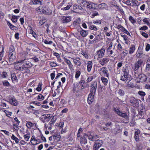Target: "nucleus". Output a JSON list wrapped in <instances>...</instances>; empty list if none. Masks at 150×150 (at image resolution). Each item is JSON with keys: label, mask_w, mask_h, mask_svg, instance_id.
<instances>
[{"label": "nucleus", "mask_w": 150, "mask_h": 150, "mask_svg": "<svg viewBox=\"0 0 150 150\" xmlns=\"http://www.w3.org/2000/svg\"><path fill=\"white\" fill-rule=\"evenodd\" d=\"M77 2L82 6L87 8L94 9L96 8V4L91 2H87L83 0H77Z\"/></svg>", "instance_id": "1"}, {"label": "nucleus", "mask_w": 150, "mask_h": 150, "mask_svg": "<svg viewBox=\"0 0 150 150\" xmlns=\"http://www.w3.org/2000/svg\"><path fill=\"white\" fill-rule=\"evenodd\" d=\"M128 70L126 69L123 71V74L121 75L120 80L126 82L127 81L130 80V77L128 74Z\"/></svg>", "instance_id": "2"}, {"label": "nucleus", "mask_w": 150, "mask_h": 150, "mask_svg": "<svg viewBox=\"0 0 150 150\" xmlns=\"http://www.w3.org/2000/svg\"><path fill=\"white\" fill-rule=\"evenodd\" d=\"M103 144L102 140L98 139L95 141L93 146V150H98Z\"/></svg>", "instance_id": "3"}, {"label": "nucleus", "mask_w": 150, "mask_h": 150, "mask_svg": "<svg viewBox=\"0 0 150 150\" xmlns=\"http://www.w3.org/2000/svg\"><path fill=\"white\" fill-rule=\"evenodd\" d=\"M97 86V83L96 81H95L91 83V93L95 94L96 92Z\"/></svg>", "instance_id": "4"}, {"label": "nucleus", "mask_w": 150, "mask_h": 150, "mask_svg": "<svg viewBox=\"0 0 150 150\" xmlns=\"http://www.w3.org/2000/svg\"><path fill=\"white\" fill-rule=\"evenodd\" d=\"M97 58V60L98 61V63L102 66H103L106 64L109 61V59L108 58L105 57L103 58Z\"/></svg>", "instance_id": "5"}, {"label": "nucleus", "mask_w": 150, "mask_h": 150, "mask_svg": "<svg viewBox=\"0 0 150 150\" xmlns=\"http://www.w3.org/2000/svg\"><path fill=\"white\" fill-rule=\"evenodd\" d=\"M98 70L99 72H100V74L102 73L105 74L107 77L108 78L109 77V74L108 73V71L106 67H103L100 68L98 69Z\"/></svg>", "instance_id": "6"}, {"label": "nucleus", "mask_w": 150, "mask_h": 150, "mask_svg": "<svg viewBox=\"0 0 150 150\" xmlns=\"http://www.w3.org/2000/svg\"><path fill=\"white\" fill-rule=\"evenodd\" d=\"M135 55L136 57L137 58L142 57L143 58H144L146 56L145 54L143 53V51L141 50H139V47L138 48Z\"/></svg>", "instance_id": "7"}, {"label": "nucleus", "mask_w": 150, "mask_h": 150, "mask_svg": "<svg viewBox=\"0 0 150 150\" xmlns=\"http://www.w3.org/2000/svg\"><path fill=\"white\" fill-rule=\"evenodd\" d=\"M136 2H138V1L136 0H127L125 1V4L128 6L135 7L137 5Z\"/></svg>", "instance_id": "8"}, {"label": "nucleus", "mask_w": 150, "mask_h": 150, "mask_svg": "<svg viewBox=\"0 0 150 150\" xmlns=\"http://www.w3.org/2000/svg\"><path fill=\"white\" fill-rule=\"evenodd\" d=\"M114 111L118 115L122 117L125 118L127 117V114L125 113H122L121 112L119 109L114 108Z\"/></svg>", "instance_id": "9"}, {"label": "nucleus", "mask_w": 150, "mask_h": 150, "mask_svg": "<svg viewBox=\"0 0 150 150\" xmlns=\"http://www.w3.org/2000/svg\"><path fill=\"white\" fill-rule=\"evenodd\" d=\"M143 62V61L141 59H139L137 62L135 64L134 67V70L136 71L141 67Z\"/></svg>", "instance_id": "10"}, {"label": "nucleus", "mask_w": 150, "mask_h": 150, "mask_svg": "<svg viewBox=\"0 0 150 150\" xmlns=\"http://www.w3.org/2000/svg\"><path fill=\"white\" fill-rule=\"evenodd\" d=\"M9 102L12 105L16 106L18 104L16 98L13 97H11L8 99Z\"/></svg>", "instance_id": "11"}, {"label": "nucleus", "mask_w": 150, "mask_h": 150, "mask_svg": "<svg viewBox=\"0 0 150 150\" xmlns=\"http://www.w3.org/2000/svg\"><path fill=\"white\" fill-rule=\"evenodd\" d=\"M105 50L104 48H102L99 50L96 53L98 57V58H102L104 56Z\"/></svg>", "instance_id": "12"}, {"label": "nucleus", "mask_w": 150, "mask_h": 150, "mask_svg": "<svg viewBox=\"0 0 150 150\" xmlns=\"http://www.w3.org/2000/svg\"><path fill=\"white\" fill-rule=\"evenodd\" d=\"M62 21L63 23H68L71 20V17L63 16L62 18Z\"/></svg>", "instance_id": "13"}, {"label": "nucleus", "mask_w": 150, "mask_h": 150, "mask_svg": "<svg viewBox=\"0 0 150 150\" xmlns=\"http://www.w3.org/2000/svg\"><path fill=\"white\" fill-rule=\"evenodd\" d=\"M95 94L90 93L88 98V102L89 104H91L93 101V98Z\"/></svg>", "instance_id": "14"}, {"label": "nucleus", "mask_w": 150, "mask_h": 150, "mask_svg": "<svg viewBox=\"0 0 150 150\" xmlns=\"http://www.w3.org/2000/svg\"><path fill=\"white\" fill-rule=\"evenodd\" d=\"M113 133L116 134L119 133L122 131V129L119 125H116L115 127L113 129Z\"/></svg>", "instance_id": "15"}, {"label": "nucleus", "mask_w": 150, "mask_h": 150, "mask_svg": "<svg viewBox=\"0 0 150 150\" xmlns=\"http://www.w3.org/2000/svg\"><path fill=\"white\" fill-rule=\"evenodd\" d=\"M9 60L10 62H13L16 58V53H11L9 54Z\"/></svg>", "instance_id": "16"}, {"label": "nucleus", "mask_w": 150, "mask_h": 150, "mask_svg": "<svg viewBox=\"0 0 150 150\" xmlns=\"http://www.w3.org/2000/svg\"><path fill=\"white\" fill-rule=\"evenodd\" d=\"M74 63L78 66H79L81 64V62L80 61V59L79 57L76 58H72Z\"/></svg>", "instance_id": "17"}, {"label": "nucleus", "mask_w": 150, "mask_h": 150, "mask_svg": "<svg viewBox=\"0 0 150 150\" xmlns=\"http://www.w3.org/2000/svg\"><path fill=\"white\" fill-rule=\"evenodd\" d=\"M98 8L100 10L106 9L107 8V5L105 3H102L98 5Z\"/></svg>", "instance_id": "18"}, {"label": "nucleus", "mask_w": 150, "mask_h": 150, "mask_svg": "<svg viewBox=\"0 0 150 150\" xmlns=\"http://www.w3.org/2000/svg\"><path fill=\"white\" fill-rule=\"evenodd\" d=\"M140 81L141 82L146 81L147 79V77L144 74L140 75L139 76Z\"/></svg>", "instance_id": "19"}, {"label": "nucleus", "mask_w": 150, "mask_h": 150, "mask_svg": "<svg viewBox=\"0 0 150 150\" xmlns=\"http://www.w3.org/2000/svg\"><path fill=\"white\" fill-rule=\"evenodd\" d=\"M81 30L80 31V33L83 37H86L88 34L87 31L84 30L81 28Z\"/></svg>", "instance_id": "20"}, {"label": "nucleus", "mask_w": 150, "mask_h": 150, "mask_svg": "<svg viewBox=\"0 0 150 150\" xmlns=\"http://www.w3.org/2000/svg\"><path fill=\"white\" fill-rule=\"evenodd\" d=\"M140 133V131L139 130H137L135 131V135H134V138L135 140L137 142H138L139 141V134Z\"/></svg>", "instance_id": "21"}, {"label": "nucleus", "mask_w": 150, "mask_h": 150, "mask_svg": "<svg viewBox=\"0 0 150 150\" xmlns=\"http://www.w3.org/2000/svg\"><path fill=\"white\" fill-rule=\"evenodd\" d=\"M87 66V70L88 72H89L91 71L92 67V62L89 61L88 62Z\"/></svg>", "instance_id": "22"}, {"label": "nucleus", "mask_w": 150, "mask_h": 150, "mask_svg": "<svg viewBox=\"0 0 150 150\" xmlns=\"http://www.w3.org/2000/svg\"><path fill=\"white\" fill-rule=\"evenodd\" d=\"M135 50V47L134 45H131L129 50V53L130 54H132L133 53Z\"/></svg>", "instance_id": "23"}, {"label": "nucleus", "mask_w": 150, "mask_h": 150, "mask_svg": "<svg viewBox=\"0 0 150 150\" xmlns=\"http://www.w3.org/2000/svg\"><path fill=\"white\" fill-rule=\"evenodd\" d=\"M11 79L13 82H17L18 81V79L16 77L15 74L13 73L11 75Z\"/></svg>", "instance_id": "24"}, {"label": "nucleus", "mask_w": 150, "mask_h": 150, "mask_svg": "<svg viewBox=\"0 0 150 150\" xmlns=\"http://www.w3.org/2000/svg\"><path fill=\"white\" fill-rule=\"evenodd\" d=\"M45 9V7L39 6L36 9V11L40 14L42 13H43V11L44 9Z\"/></svg>", "instance_id": "25"}, {"label": "nucleus", "mask_w": 150, "mask_h": 150, "mask_svg": "<svg viewBox=\"0 0 150 150\" xmlns=\"http://www.w3.org/2000/svg\"><path fill=\"white\" fill-rule=\"evenodd\" d=\"M81 21V19L80 18H77L73 22L72 24L74 26H76L80 24Z\"/></svg>", "instance_id": "26"}, {"label": "nucleus", "mask_w": 150, "mask_h": 150, "mask_svg": "<svg viewBox=\"0 0 150 150\" xmlns=\"http://www.w3.org/2000/svg\"><path fill=\"white\" fill-rule=\"evenodd\" d=\"M80 88L78 87V86H74L73 88V92L75 93L76 95H78V93H79V90H80Z\"/></svg>", "instance_id": "27"}, {"label": "nucleus", "mask_w": 150, "mask_h": 150, "mask_svg": "<svg viewBox=\"0 0 150 150\" xmlns=\"http://www.w3.org/2000/svg\"><path fill=\"white\" fill-rule=\"evenodd\" d=\"M86 137L84 136V137L80 138V140L81 144H86L87 143V140Z\"/></svg>", "instance_id": "28"}, {"label": "nucleus", "mask_w": 150, "mask_h": 150, "mask_svg": "<svg viewBox=\"0 0 150 150\" xmlns=\"http://www.w3.org/2000/svg\"><path fill=\"white\" fill-rule=\"evenodd\" d=\"M129 102L132 104H135L137 103V100L134 97H131L130 98Z\"/></svg>", "instance_id": "29"}, {"label": "nucleus", "mask_w": 150, "mask_h": 150, "mask_svg": "<svg viewBox=\"0 0 150 150\" xmlns=\"http://www.w3.org/2000/svg\"><path fill=\"white\" fill-rule=\"evenodd\" d=\"M51 117L50 116V114H44L42 115V118L41 119L45 120L47 118L50 119Z\"/></svg>", "instance_id": "30"}, {"label": "nucleus", "mask_w": 150, "mask_h": 150, "mask_svg": "<svg viewBox=\"0 0 150 150\" xmlns=\"http://www.w3.org/2000/svg\"><path fill=\"white\" fill-rule=\"evenodd\" d=\"M81 86L80 88L83 89L85 88V81L83 80H81L79 83V85Z\"/></svg>", "instance_id": "31"}, {"label": "nucleus", "mask_w": 150, "mask_h": 150, "mask_svg": "<svg viewBox=\"0 0 150 150\" xmlns=\"http://www.w3.org/2000/svg\"><path fill=\"white\" fill-rule=\"evenodd\" d=\"M101 79L102 82L105 85H107L108 81L107 79L102 76L101 77Z\"/></svg>", "instance_id": "32"}, {"label": "nucleus", "mask_w": 150, "mask_h": 150, "mask_svg": "<svg viewBox=\"0 0 150 150\" xmlns=\"http://www.w3.org/2000/svg\"><path fill=\"white\" fill-rule=\"evenodd\" d=\"M13 53H16L14 48L13 46L11 45L9 48V54Z\"/></svg>", "instance_id": "33"}, {"label": "nucleus", "mask_w": 150, "mask_h": 150, "mask_svg": "<svg viewBox=\"0 0 150 150\" xmlns=\"http://www.w3.org/2000/svg\"><path fill=\"white\" fill-rule=\"evenodd\" d=\"M42 87V82H40L38 83V87L36 88V90L38 91H41Z\"/></svg>", "instance_id": "34"}, {"label": "nucleus", "mask_w": 150, "mask_h": 150, "mask_svg": "<svg viewBox=\"0 0 150 150\" xmlns=\"http://www.w3.org/2000/svg\"><path fill=\"white\" fill-rule=\"evenodd\" d=\"M51 11L50 10H49L45 8V9H44L43 11V13L45 14L49 15L51 14Z\"/></svg>", "instance_id": "35"}, {"label": "nucleus", "mask_w": 150, "mask_h": 150, "mask_svg": "<svg viewBox=\"0 0 150 150\" xmlns=\"http://www.w3.org/2000/svg\"><path fill=\"white\" fill-rule=\"evenodd\" d=\"M72 4L70 3H68L67 6L66 7L63 8H62V9L63 10H67L69 9L70 7L71 6Z\"/></svg>", "instance_id": "36"}, {"label": "nucleus", "mask_w": 150, "mask_h": 150, "mask_svg": "<svg viewBox=\"0 0 150 150\" xmlns=\"http://www.w3.org/2000/svg\"><path fill=\"white\" fill-rule=\"evenodd\" d=\"M11 138L12 139L14 140L15 141V142L16 143L18 144L19 142V139H18L16 137L14 134H12Z\"/></svg>", "instance_id": "37"}, {"label": "nucleus", "mask_w": 150, "mask_h": 150, "mask_svg": "<svg viewBox=\"0 0 150 150\" xmlns=\"http://www.w3.org/2000/svg\"><path fill=\"white\" fill-rule=\"evenodd\" d=\"M27 127L30 128L34 126V124L30 122H28L26 124Z\"/></svg>", "instance_id": "38"}, {"label": "nucleus", "mask_w": 150, "mask_h": 150, "mask_svg": "<svg viewBox=\"0 0 150 150\" xmlns=\"http://www.w3.org/2000/svg\"><path fill=\"white\" fill-rule=\"evenodd\" d=\"M149 18H145L143 20V21L146 23L149 26H150V23L149 22Z\"/></svg>", "instance_id": "39"}, {"label": "nucleus", "mask_w": 150, "mask_h": 150, "mask_svg": "<svg viewBox=\"0 0 150 150\" xmlns=\"http://www.w3.org/2000/svg\"><path fill=\"white\" fill-rule=\"evenodd\" d=\"M18 125V124L16 123L14 124L13 125V129L16 131H18L19 129Z\"/></svg>", "instance_id": "40"}, {"label": "nucleus", "mask_w": 150, "mask_h": 150, "mask_svg": "<svg viewBox=\"0 0 150 150\" xmlns=\"http://www.w3.org/2000/svg\"><path fill=\"white\" fill-rule=\"evenodd\" d=\"M82 8V7L81 6H79L76 4H75L73 6V8L74 10H76L77 9L81 10Z\"/></svg>", "instance_id": "41"}, {"label": "nucleus", "mask_w": 150, "mask_h": 150, "mask_svg": "<svg viewBox=\"0 0 150 150\" xmlns=\"http://www.w3.org/2000/svg\"><path fill=\"white\" fill-rule=\"evenodd\" d=\"M146 64V70H149L150 68V58L147 60Z\"/></svg>", "instance_id": "42"}, {"label": "nucleus", "mask_w": 150, "mask_h": 150, "mask_svg": "<svg viewBox=\"0 0 150 150\" xmlns=\"http://www.w3.org/2000/svg\"><path fill=\"white\" fill-rule=\"evenodd\" d=\"M23 137L25 139L26 141H28L30 137V134H26L24 135Z\"/></svg>", "instance_id": "43"}, {"label": "nucleus", "mask_w": 150, "mask_h": 150, "mask_svg": "<svg viewBox=\"0 0 150 150\" xmlns=\"http://www.w3.org/2000/svg\"><path fill=\"white\" fill-rule=\"evenodd\" d=\"M81 75V72L78 70L76 71L75 74V77L76 79H78Z\"/></svg>", "instance_id": "44"}, {"label": "nucleus", "mask_w": 150, "mask_h": 150, "mask_svg": "<svg viewBox=\"0 0 150 150\" xmlns=\"http://www.w3.org/2000/svg\"><path fill=\"white\" fill-rule=\"evenodd\" d=\"M89 28L91 30H93L94 31H96L98 29L96 26L94 25H91L89 26Z\"/></svg>", "instance_id": "45"}, {"label": "nucleus", "mask_w": 150, "mask_h": 150, "mask_svg": "<svg viewBox=\"0 0 150 150\" xmlns=\"http://www.w3.org/2000/svg\"><path fill=\"white\" fill-rule=\"evenodd\" d=\"M3 84L4 86H10V83L8 82L6 80L4 81L3 82Z\"/></svg>", "instance_id": "46"}, {"label": "nucleus", "mask_w": 150, "mask_h": 150, "mask_svg": "<svg viewBox=\"0 0 150 150\" xmlns=\"http://www.w3.org/2000/svg\"><path fill=\"white\" fill-rule=\"evenodd\" d=\"M129 19L132 23H134L136 22L135 20L134 19V18L131 16H130L129 17Z\"/></svg>", "instance_id": "47"}, {"label": "nucleus", "mask_w": 150, "mask_h": 150, "mask_svg": "<svg viewBox=\"0 0 150 150\" xmlns=\"http://www.w3.org/2000/svg\"><path fill=\"white\" fill-rule=\"evenodd\" d=\"M37 99L39 101H41L44 99V97L41 94H39L38 97Z\"/></svg>", "instance_id": "48"}, {"label": "nucleus", "mask_w": 150, "mask_h": 150, "mask_svg": "<svg viewBox=\"0 0 150 150\" xmlns=\"http://www.w3.org/2000/svg\"><path fill=\"white\" fill-rule=\"evenodd\" d=\"M118 93L120 96H123L125 94V92L123 90L120 89L118 90Z\"/></svg>", "instance_id": "49"}, {"label": "nucleus", "mask_w": 150, "mask_h": 150, "mask_svg": "<svg viewBox=\"0 0 150 150\" xmlns=\"http://www.w3.org/2000/svg\"><path fill=\"white\" fill-rule=\"evenodd\" d=\"M43 41L45 44L48 45H51L53 43L52 41L51 40L48 41V40H43Z\"/></svg>", "instance_id": "50"}, {"label": "nucleus", "mask_w": 150, "mask_h": 150, "mask_svg": "<svg viewBox=\"0 0 150 150\" xmlns=\"http://www.w3.org/2000/svg\"><path fill=\"white\" fill-rule=\"evenodd\" d=\"M45 19L42 18L40 21L39 24L40 25H41L45 23Z\"/></svg>", "instance_id": "51"}, {"label": "nucleus", "mask_w": 150, "mask_h": 150, "mask_svg": "<svg viewBox=\"0 0 150 150\" xmlns=\"http://www.w3.org/2000/svg\"><path fill=\"white\" fill-rule=\"evenodd\" d=\"M17 16H13L12 17L11 20L14 23H16L17 21Z\"/></svg>", "instance_id": "52"}, {"label": "nucleus", "mask_w": 150, "mask_h": 150, "mask_svg": "<svg viewBox=\"0 0 150 150\" xmlns=\"http://www.w3.org/2000/svg\"><path fill=\"white\" fill-rule=\"evenodd\" d=\"M98 15H99L97 11H95L92 13V16H91V18H93L95 16H98Z\"/></svg>", "instance_id": "53"}, {"label": "nucleus", "mask_w": 150, "mask_h": 150, "mask_svg": "<svg viewBox=\"0 0 150 150\" xmlns=\"http://www.w3.org/2000/svg\"><path fill=\"white\" fill-rule=\"evenodd\" d=\"M121 36L123 38L124 40H125V43L126 44H127V41L128 40L127 39V35H121Z\"/></svg>", "instance_id": "54"}, {"label": "nucleus", "mask_w": 150, "mask_h": 150, "mask_svg": "<svg viewBox=\"0 0 150 150\" xmlns=\"http://www.w3.org/2000/svg\"><path fill=\"white\" fill-rule=\"evenodd\" d=\"M93 79V76H89L88 78L86 81L87 82L89 83V82H90Z\"/></svg>", "instance_id": "55"}, {"label": "nucleus", "mask_w": 150, "mask_h": 150, "mask_svg": "<svg viewBox=\"0 0 150 150\" xmlns=\"http://www.w3.org/2000/svg\"><path fill=\"white\" fill-rule=\"evenodd\" d=\"M33 4L34 5H37V4L41 5V4H42V2L40 1L39 0H36L35 1V2H33Z\"/></svg>", "instance_id": "56"}, {"label": "nucleus", "mask_w": 150, "mask_h": 150, "mask_svg": "<svg viewBox=\"0 0 150 150\" xmlns=\"http://www.w3.org/2000/svg\"><path fill=\"white\" fill-rule=\"evenodd\" d=\"M0 106L3 107H5V109H7L9 108L8 105H7L6 103H2L1 104H0Z\"/></svg>", "instance_id": "57"}, {"label": "nucleus", "mask_w": 150, "mask_h": 150, "mask_svg": "<svg viewBox=\"0 0 150 150\" xmlns=\"http://www.w3.org/2000/svg\"><path fill=\"white\" fill-rule=\"evenodd\" d=\"M138 93L139 95L141 96H144L145 95V93L142 91H139L138 92Z\"/></svg>", "instance_id": "58"}, {"label": "nucleus", "mask_w": 150, "mask_h": 150, "mask_svg": "<svg viewBox=\"0 0 150 150\" xmlns=\"http://www.w3.org/2000/svg\"><path fill=\"white\" fill-rule=\"evenodd\" d=\"M148 28L146 26L144 25L139 29V30H145L148 29Z\"/></svg>", "instance_id": "59"}, {"label": "nucleus", "mask_w": 150, "mask_h": 150, "mask_svg": "<svg viewBox=\"0 0 150 150\" xmlns=\"http://www.w3.org/2000/svg\"><path fill=\"white\" fill-rule=\"evenodd\" d=\"M141 34L142 36L146 38H148V37L149 36L148 34L144 32H141Z\"/></svg>", "instance_id": "60"}, {"label": "nucleus", "mask_w": 150, "mask_h": 150, "mask_svg": "<svg viewBox=\"0 0 150 150\" xmlns=\"http://www.w3.org/2000/svg\"><path fill=\"white\" fill-rule=\"evenodd\" d=\"M30 33H31L32 36L35 38L36 36V34L32 30H30L29 31Z\"/></svg>", "instance_id": "61"}, {"label": "nucleus", "mask_w": 150, "mask_h": 150, "mask_svg": "<svg viewBox=\"0 0 150 150\" xmlns=\"http://www.w3.org/2000/svg\"><path fill=\"white\" fill-rule=\"evenodd\" d=\"M1 131L3 132L6 134L8 136H9L10 135V132L8 131L4 130H1Z\"/></svg>", "instance_id": "62"}, {"label": "nucleus", "mask_w": 150, "mask_h": 150, "mask_svg": "<svg viewBox=\"0 0 150 150\" xmlns=\"http://www.w3.org/2000/svg\"><path fill=\"white\" fill-rule=\"evenodd\" d=\"M85 137H88V139L92 141H93V137L92 138L91 137H93V136L91 135L88 136L87 135H85Z\"/></svg>", "instance_id": "63"}, {"label": "nucleus", "mask_w": 150, "mask_h": 150, "mask_svg": "<svg viewBox=\"0 0 150 150\" xmlns=\"http://www.w3.org/2000/svg\"><path fill=\"white\" fill-rule=\"evenodd\" d=\"M123 32L124 33H126L127 35L130 36V33H129V32L125 28L123 30Z\"/></svg>", "instance_id": "64"}]
</instances>
